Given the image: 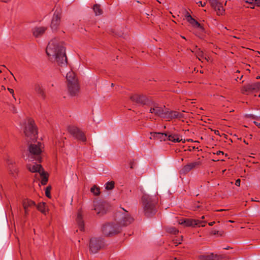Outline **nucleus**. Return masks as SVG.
I'll return each instance as SVG.
<instances>
[{"label":"nucleus","instance_id":"nucleus-1","mask_svg":"<svg viewBox=\"0 0 260 260\" xmlns=\"http://www.w3.org/2000/svg\"><path fill=\"white\" fill-rule=\"evenodd\" d=\"M46 51L50 59H54L58 65L63 66L67 64L66 49L63 43L58 39L54 38L49 42Z\"/></svg>","mask_w":260,"mask_h":260},{"label":"nucleus","instance_id":"nucleus-2","mask_svg":"<svg viewBox=\"0 0 260 260\" xmlns=\"http://www.w3.org/2000/svg\"><path fill=\"white\" fill-rule=\"evenodd\" d=\"M150 112L154 113L166 121H170L174 119H181L184 117L181 112L171 110L165 106L159 105L158 104H154L150 109Z\"/></svg>","mask_w":260,"mask_h":260},{"label":"nucleus","instance_id":"nucleus-3","mask_svg":"<svg viewBox=\"0 0 260 260\" xmlns=\"http://www.w3.org/2000/svg\"><path fill=\"white\" fill-rule=\"evenodd\" d=\"M142 203L144 209V212L146 216H150L154 214L156 212L155 205L156 204L151 197L148 194H144L142 197Z\"/></svg>","mask_w":260,"mask_h":260},{"label":"nucleus","instance_id":"nucleus-4","mask_svg":"<svg viewBox=\"0 0 260 260\" xmlns=\"http://www.w3.org/2000/svg\"><path fill=\"white\" fill-rule=\"evenodd\" d=\"M66 78L68 81V90L71 95H75L79 92V86L76 78L75 73L70 71L67 74Z\"/></svg>","mask_w":260,"mask_h":260},{"label":"nucleus","instance_id":"nucleus-5","mask_svg":"<svg viewBox=\"0 0 260 260\" xmlns=\"http://www.w3.org/2000/svg\"><path fill=\"white\" fill-rule=\"evenodd\" d=\"M44 148L43 144L40 142L31 144L28 147L29 151L31 155V158H34L37 161L40 162L42 159L41 154Z\"/></svg>","mask_w":260,"mask_h":260},{"label":"nucleus","instance_id":"nucleus-6","mask_svg":"<svg viewBox=\"0 0 260 260\" xmlns=\"http://www.w3.org/2000/svg\"><path fill=\"white\" fill-rule=\"evenodd\" d=\"M25 135L30 139L34 140L36 139L37 131L35 125L34 121L31 119L28 120L27 124L24 130Z\"/></svg>","mask_w":260,"mask_h":260},{"label":"nucleus","instance_id":"nucleus-7","mask_svg":"<svg viewBox=\"0 0 260 260\" xmlns=\"http://www.w3.org/2000/svg\"><path fill=\"white\" fill-rule=\"evenodd\" d=\"M207 221H202L199 219H180L178 220V223L179 224L183 225L185 226H196L204 227Z\"/></svg>","mask_w":260,"mask_h":260},{"label":"nucleus","instance_id":"nucleus-8","mask_svg":"<svg viewBox=\"0 0 260 260\" xmlns=\"http://www.w3.org/2000/svg\"><path fill=\"white\" fill-rule=\"evenodd\" d=\"M120 226L113 223L104 225L102 231L105 236H110L117 234L120 232Z\"/></svg>","mask_w":260,"mask_h":260},{"label":"nucleus","instance_id":"nucleus-9","mask_svg":"<svg viewBox=\"0 0 260 260\" xmlns=\"http://www.w3.org/2000/svg\"><path fill=\"white\" fill-rule=\"evenodd\" d=\"M103 246L104 243L102 239L96 238L91 239L89 243V248L92 253H96Z\"/></svg>","mask_w":260,"mask_h":260},{"label":"nucleus","instance_id":"nucleus-10","mask_svg":"<svg viewBox=\"0 0 260 260\" xmlns=\"http://www.w3.org/2000/svg\"><path fill=\"white\" fill-rule=\"evenodd\" d=\"M34 89L38 95L42 99H45L46 96L45 89L42 84L36 83L34 84Z\"/></svg>","mask_w":260,"mask_h":260},{"label":"nucleus","instance_id":"nucleus-11","mask_svg":"<svg viewBox=\"0 0 260 260\" xmlns=\"http://www.w3.org/2000/svg\"><path fill=\"white\" fill-rule=\"evenodd\" d=\"M202 162L200 159L198 158L197 160L188 163L186 165L184 166L181 169V171L184 174L187 173L193 168L200 166Z\"/></svg>","mask_w":260,"mask_h":260},{"label":"nucleus","instance_id":"nucleus-12","mask_svg":"<svg viewBox=\"0 0 260 260\" xmlns=\"http://www.w3.org/2000/svg\"><path fill=\"white\" fill-rule=\"evenodd\" d=\"M134 221V218L126 211L123 214L122 218L120 221V224L121 226H126Z\"/></svg>","mask_w":260,"mask_h":260},{"label":"nucleus","instance_id":"nucleus-13","mask_svg":"<svg viewBox=\"0 0 260 260\" xmlns=\"http://www.w3.org/2000/svg\"><path fill=\"white\" fill-rule=\"evenodd\" d=\"M27 169L32 173H41V172L43 171V169L42 168L41 165L37 164L36 163L31 162L28 164L27 165Z\"/></svg>","mask_w":260,"mask_h":260},{"label":"nucleus","instance_id":"nucleus-14","mask_svg":"<svg viewBox=\"0 0 260 260\" xmlns=\"http://www.w3.org/2000/svg\"><path fill=\"white\" fill-rule=\"evenodd\" d=\"M70 132L78 139L83 142H85L86 141V137L84 133L80 131L77 127L71 128Z\"/></svg>","mask_w":260,"mask_h":260},{"label":"nucleus","instance_id":"nucleus-15","mask_svg":"<svg viewBox=\"0 0 260 260\" xmlns=\"http://www.w3.org/2000/svg\"><path fill=\"white\" fill-rule=\"evenodd\" d=\"M60 21V15L58 12H55L53 16L51 23V27L52 29L55 30L59 26Z\"/></svg>","mask_w":260,"mask_h":260},{"label":"nucleus","instance_id":"nucleus-16","mask_svg":"<svg viewBox=\"0 0 260 260\" xmlns=\"http://www.w3.org/2000/svg\"><path fill=\"white\" fill-rule=\"evenodd\" d=\"M168 140L174 143L182 142L184 143L185 142V140L182 139L181 136L175 133L168 134Z\"/></svg>","mask_w":260,"mask_h":260},{"label":"nucleus","instance_id":"nucleus-17","mask_svg":"<svg viewBox=\"0 0 260 260\" xmlns=\"http://www.w3.org/2000/svg\"><path fill=\"white\" fill-rule=\"evenodd\" d=\"M168 134L162 133H156L153 132L150 133V139H154L158 140L166 141L168 140Z\"/></svg>","mask_w":260,"mask_h":260},{"label":"nucleus","instance_id":"nucleus-18","mask_svg":"<svg viewBox=\"0 0 260 260\" xmlns=\"http://www.w3.org/2000/svg\"><path fill=\"white\" fill-rule=\"evenodd\" d=\"M131 99L137 103H140L142 104H146V97L144 95H141L139 94H134L131 96Z\"/></svg>","mask_w":260,"mask_h":260},{"label":"nucleus","instance_id":"nucleus-19","mask_svg":"<svg viewBox=\"0 0 260 260\" xmlns=\"http://www.w3.org/2000/svg\"><path fill=\"white\" fill-rule=\"evenodd\" d=\"M83 213L82 211L81 210H78L77 217H76V221L78 225L79 229L81 231H83L84 230V221L83 220Z\"/></svg>","mask_w":260,"mask_h":260},{"label":"nucleus","instance_id":"nucleus-20","mask_svg":"<svg viewBox=\"0 0 260 260\" xmlns=\"http://www.w3.org/2000/svg\"><path fill=\"white\" fill-rule=\"evenodd\" d=\"M22 205L25 210V214H27L28 209L29 208L35 206L36 205V204L34 201L28 199H24L23 201Z\"/></svg>","mask_w":260,"mask_h":260},{"label":"nucleus","instance_id":"nucleus-21","mask_svg":"<svg viewBox=\"0 0 260 260\" xmlns=\"http://www.w3.org/2000/svg\"><path fill=\"white\" fill-rule=\"evenodd\" d=\"M94 210L96 211V214L99 215H103L106 212L103 205L99 202L94 203Z\"/></svg>","mask_w":260,"mask_h":260},{"label":"nucleus","instance_id":"nucleus-22","mask_svg":"<svg viewBox=\"0 0 260 260\" xmlns=\"http://www.w3.org/2000/svg\"><path fill=\"white\" fill-rule=\"evenodd\" d=\"M10 175L14 178L17 177L19 172V168L17 166H10L8 167Z\"/></svg>","mask_w":260,"mask_h":260},{"label":"nucleus","instance_id":"nucleus-23","mask_svg":"<svg viewBox=\"0 0 260 260\" xmlns=\"http://www.w3.org/2000/svg\"><path fill=\"white\" fill-rule=\"evenodd\" d=\"M46 28L45 27H37L33 29V35L36 37L42 36L45 31Z\"/></svg>","mask_w":260,"mask_h":260},{"label":"nucleus","instance_id":"nucleus-24","mask_svg":"<svg viewBox=\"0 0 260 260\" xmlns=\"http://www.w3.org/2000/svg\"><path fill=\"white\" fill-rule=\"evenodd\" d=\"M201 260H221V257L218 255H214L212 253L208 256H201L200 257Z\"/></svg>","mask_w":260,"mask_h":260},{"label":"nucleus","instance_id":"nucleus-25","mask_svg":"<svg viewBox=\"0 0 260 260\" xmlns=\"http://www.w3.org/2000/svg\"><path fill=\"white\" fill-rule=\"evenodd\" d=\"M197 57L200 60L202 61V62H203L204 60H206L207 61H209V57L205 54L203 51L200 49H199V50L197 53Z\"/></svg>","mask_w":260,"mask_h":260},{"label":"nucleus","instance_id":"nucleus-26","mask_svg":"<svg viewBox=\"0 0 260 260\" xmlns=\"http://www.w3.org/2000/svg\"><path fill=\"white\" fill-rule=\"evenodd\" d=\"M217 15H222L224 13V9L220 3H217L214 7Z\"/></svg>","mask_w":260,"mask_h":260},{"label":"nucleus","instance_id":"nucleus-27","mask_svg":"<svg viewBox=\"0 0 260 260\" xmlns=\"http://www.w3.org/2000/svg\"><path fill=\"white\" fill-rule=\"evenodd\" d=\"M37 209L45 215L47 214L48 210L46 204L44 202L40 203L37 206Z\"/></svg>","mask_w":260,"mask_h":260},{"label":"nucleus","instance_id":"nucleus-28","mask_svg":"<svg viewBox=\"0 0 260 260\" xmlns=\"http://www.w3.org/2000/svg\"><path fill=\"white\" fill-rule=\"evenodd\" d=\"M187 21L192 25V26L196 28H201V24L192 17H189Z\"/></svg>","mask_w":260,"mask_h":260},{"label":"nucleus","instance_id":"nucleus-29","mask_svg":"<svg viewBox=\"0 0 260 260\" xmlns=\"http://www.w3.org/2000/svg\"><path fill=\"white\" fill-rule=\"evenodd\" d=\"M41 177V183L42 185H45L48 181V176L44 170L39 174Z\"/></svg>","mask_w":260,"mask_h":260},{"label":"nucleus","instance_id":"nucleus-30","mask_svg":"<svg viewBox=\"0 0 260 260\" xmlns=\"http://www.w3.org/2000/svg\"><path fill=\"white\" fill-rule=\"evenodd\" d=\"M93 9L95 15H100L102 14V10L101 9L100 5L98 4L94 5Z\"/></svg>","mask_w":260,"mask_h":260},{"label":"nucleus","instance_id":"nucleus-31","mask_svg":"<svg viewBox=\"0 0 260 260\" xmlns=\"http://www.w3.org/2000/svg\"><path fill=\"white\" fill-rule=\"evenodd\" d=\"M114 187V181H109L107 182L105 184V188L107 190H111Z\"/></svg>","mask_w":260,"mask_h":260},{"label":"nucleus","instance_id":"nucleus-32","mask_svg":"<svg viewBox=\"0 0 260 260\" xmlns=\"http://www.w3.org/2000/svg\"><path fill=\"white\" fill-rule=\"evenodd\" d=\"M91 192L94 195H99L100 193V188L96 185H94L90 189Z\"/></svg>","mask_w":260,"mask_h":260},{"label":"nucleus","instance_id":"nucleus-33","mask_svg":"<svg viewBox=\"0 0 260 260\" xmlns=\"http://www.w3.org/2000/svg\"><path fill=\"white\" fill-rule=\"evenodd\" d=\"M6 162L7 165H8V167L10 166H15V161L10 158H7Z\"/></svg>","mask_w":260,"mask_h":260},{"label":"nucleus","instance_id":"nucleus-34","mask_svg":"<svg viewBox=\"0 0 260 260\" xmlns=\"http://www.w3.org/2000/svg\"><path fill=\"white\" fill-rule=\"evenodd\" d=\"M50 190H51L50 186H47L45 189V194L49 198H51Z\"/></svg>","mask_w":260,"mask_h":260},{"label":"nucleus","instance_id":"nucleus-35","mask_svg":"<svg viewBox=\"0 0 260 260\" xmlns=\"http://www.w3.org/2000/svg\"><path fill=\"white\" fill-rule=\"evenodd\" d=\"M244 2L250 5H254V0H244Z\"/></svg>","mask_w":260,"mask_h":260},{"label":"nucleus","instance_id":"nucleus-36","mask_svg":"<svg viewBox=\"0 0 260 260\" xmlns=\"http://www.w3.org/2000/svg\"><path fill=\"white\" fill-rule=\"evenodd\" d=\"M8 91L12 94L13 98L16 100V98L14 96V90L13 89L8 88Z\"/></svg>","mask_w":260,"mask_h":260},{"label":"nucleus","instance_id":"nucleus-37","mask_svg":"<svg viewBox=\"0 0 260 260\" xmlns=\"http://www.w3.org/2000/svg\"><path fill=\"white\" fill-rule=\"evenodd\" d=\"M189 17H191L188 12L185 11V17L186 20L188 19Z\"/></svg>","mask_w":260,"mask_h":260},{"label":"nucleus","instance_id":"nucleus-38","mask_svg":"<svg viewBox=\"0 0 260 260\" xmlns=\"http://www.w3.org/2000/svg\"><path fill=\"white\" fill-rule=\"evenodd\" d=\"M197 4H198L199 6L203 7L206 5V3H203L202 1H199L197 2Z\"/></svg>","mask_w":260,"mask_h":260},{"label":"nucleus","instance_id":"nucleus-39","mask_svg":"<svg viewBox=\"0 0 260 260\" xmlns=\"http://www.w3.org/2000/svg\"><path fill=\"white\" fill-rule=\"evenodd\" d=\"M254 5L256 6L260 7V0H254Z\"/></svg>","mask_w":260,"mask_h":260},{"label":"nucleus","instance_id":"nucleus-40","mask_svg":"<svg viewBox=\"0 0 260 260\" xmlns=\"http://www.w3.org/2000/svg\"><path fill=\"white\" fill-rule=\"evenodd\" d=\"M240 182H241V180L240 179H238L237 180H236L235 181V185L237 186H239L240 185Z\"/></svg>","mask_w":260,"mask_h":260},{"label":"nucleus","instance_id":"nucleus-41","mask_svg":"<svg viewBox=\"0 0 260 260\" xmlns=\"http://www.w3.org/2000/svg\"><path fill=\"white\" fill-rule=\"evenodd\" d=\"M170 232L173 233L174 234H176L178 233V231L175 228H173L172 231H170Z\"/></svg>","mask_w":260,"mask_h":260},{"label":"nucleus","instance_id":"nucleus-42","mask_svg":"<svg viewBox=\"0 0 260 260\" xmlns=\"http://www.w3.org/2000/svg\"><path fill=\"white\" fill-rule=\"evenodd\" d=\"M254 124L257 126L258 127H260V123L257 122H256V121H254Z\"/></svg>","mask_w":260,"mask_h":260},{"label":"nucleus","instance_id":"nucleus-43","mask_svg":"<svg viewBox=\"0 0 260 260\" xmlns=\"http://www.w3.org/2000/svg\"><path fill=\"white\" fill-rule=\"evenodd\" d=\"M215 221H212V222H209L208 223V224L210 225V226H212L214 224H215Z\"/></svg>","mask_w":260,"mask_h":260},{"label":"nucleus","instance_id":"nucleus-44","mask_svg":"<svg viewBox=\"0 0 260 260\" xmlns=\"http://www.w3.org/2000/svg\"><path fill=\"white\" fill-rule=\"evenodd\" d=\"M256 5H251L250 6H249V7L251 9H254V7Z\"/></svg>","mask_w":260,"mask_h":260},{"label":"nucleus","instance_id":"nucleus-45","mask_svg":"<svg viewBox=\"0 0 260 260\" xmlns=\"http://www.w3.org/2000/svg\"><path fill=\"white\" fill-rule=\"evenodd\" d=\"M218 231H213V232H212V233L213 235H216V234H217L218 233Z\"/></svg>","mask_w":260,"mask_h":260},{"label":"nucleus","instance_id":"nucleus-46","mask_svg":"<svg viewBox=\"0 0 260 260\" xmlns=\"http://www.w3.org/2000/svg\"><path fill=\"white\" fill-rule=\"evenodd\" d=\"M205 218V216H202V217H201V219H202L201 220L203 221V219H204Z\"/></svg>","mask_w":260,"mask_h":260},{"label":"nucleus","instance_id":"nucleus-47","mask_svg":"<svg viewBox=\"0 0 260 260\" xmlns=\"http://www.w3.org/2000/svg\"><path fill=\"white\" fill-rule=\"evenodd\" d=\"M2 89H4V90H5L6 88H5V87L3 85V86H2Z\"/></svg>","mask_w":260,"mask_h":260},{"label":"nucleus","instance_id":"nucleus-48","mask_svg":"<svg viewBox=\"0 0 260 260\" xmlns=\"http://www.w3.org/2000/svg\"><path fill=\"white\" fill-rule=\"evenodd\" d=\"M58 146L59 147H61L62 146V145H61L60 142H58Z\"/></svg>","mask_w":260,"mask_h":260},{"label":"nucleus","instance_id":"nucleus-49","mask_svg":"<svg viewBox=\"0 0 260 260\" xmlns=\"http://www.w3.org/2000/svg\"><path fill=\"white\" fill-rule=\"evenodd\" d=\"M220 153L223 154V152H222V151H219V153H217V154H220Z\"/></svg>","mask_w":260,"mask_h":260},{"label":"nucleus","instance_id":"nucleus-50","mask_svg":"<svg viewBox=\"0 0 260 260\" xmlns=\"http://www.w3.org/2000/svg\"><path fill=\"white\" fill-rule=\"evenodd\" d=\"M9 1V0H6V1H4V2H6V3H7Z\"/></svg>","mask_w":260,"mask_h":260},{"label":"nucleus","instance_id":"nucleus-51","mask_svg":"<svg viewBox=\"0 0 260 260\" xmlns=\"http://www.w3.org/2000/svg\"><path fill=\"white\" fill-rule=\"evenodd\" d=\"M229 221L230 222H231V223L234 222V221H233V220H229Z\"/></svg>","mask_w":260,"mask_h":260},{"label":"nucleus","instance_id":"nucleus-52","mask_svg":"<svg viewBox=\"0 0 260 260\" xmlns=\"http://www.w3.org/2000/svg\"><path fill=\"white\" fill-rule=\"evenodd\" d=\"M234 38H237V39H239V37H236V36H234Z\"/></svg>","mask_w":260,"mask_h":260},{"label":"nucleus","instance_id":"nucleus-53","mask_svg":"<svg viewBox=\"0 0 260 260\" xmlns=\"http://www.w3.org/2000/svg\"><path fill=\"white\" fill-rule=\"evenodd\" d=\"M10 72V74H11L12 76H13V73H12L11 72Z\"/></svg>","mask_w":260,"mask_h":260},{"label":"nucleus","instance_id":"nucleus-54","mask_svg":"<svg viewBox=\"0 0 260 260\" xmlns=\"http://www.w3.org/2000/svg\"><path fill=\"white\" fill-rule=\"evenodd\" d=\"M182 38L183 39H185V37H183V36H182Z\"/></svg>","mask_w":260,"mask_h":260},{"label":"nucleus","instance_id":"nucleus-55","mask_svg":"<svg viewBox=\"0 0 260 260\" xmlns=\"http://www.w3.org/2000/svg\"><path fill=\"white\" fill-rule=\"evenodd\" d=\"M224 249H228L229 248H228V247H226V248H225Z\"/></svg>","mask_w":260,"mask_h":260}]
</instances>
